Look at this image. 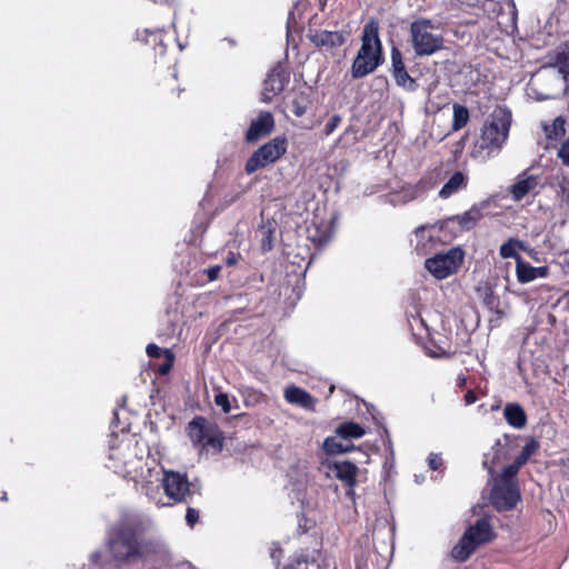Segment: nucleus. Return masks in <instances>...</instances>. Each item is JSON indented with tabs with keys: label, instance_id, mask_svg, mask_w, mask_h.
I'll return each instance as SVG.
<instances>
[{
	"label": "nucleus",
	"instance_id": "obj_1",
	"mask_svg": "<svg viewBox=\"0 0 569 569\" xmlns=\"http://www.w3.org/2000/svg\"><path fill=\"white\" fill-rule=\"evenodd\" d=\"M107 548L112 561L120 568L144 559L151 551V543L139 523L123 521L110 529Z\"/></svg>",
	"mask_w": 569,
	"mask_h": 569
},
{
	"label": "nucleus",
	"instance_id": "obj_2",
	"mask_svg": "<svg viewBox=\"0 0 569 569\" xmlns=\"http://www.w3.org/2000/svg\"><path fill=\"white\" fill-rule=\"evenodd\" d=\"M382 62V47L379 39V24L375 20L366 23L362 31V43L352 62L351 76L362 78L373 72Z\"/></svg>",
	"mask_w": 569,
	"mask_h": 569
},
{
	"label": "nucleus",
	"instance_id": "obj_3",
	"mask_svg": "<svg viewBox=\"0 0 569 569\" xmlns=\"http://www.w3.org/2000/svg\"><path fill=\"white\" fill-rule=\"evenodd\" d=\"M511 119L508 108L496 107L482 127L479 148L488 150V153L499 151L508 138Z\"/></svg>",
	"mask_w": 569,
	"mask_h": 569
},
{
	"label": "nucleus",
	"instance_id": "obj_4",
	"mask_svg": "<svg viewBox=\"0 0 569 569\" xmlns=\"http://www.w3.org/2000/svg\"><path fill=\"white\" fill-rule=\"evenodd\" d=\"M430 19L418 18L410 23V42L417 57L432 56L443 47V37Z\"/></svg>",
	"mask_w": 569,
	"mask_h": 569
},
{
	"label": "nucleus",
	"instance_id": "obj_5",
	"mask_svg": "<svg viewBox=\"0 0 569 569\" xmlns=\"http://www.w3.org/2000/svg\"><path fill=\"white\" fill-rule=\"evenodd\" d=\"M187 435L194 447L219 453L223 449L224 433L220 427L203 416H196L186 428Z\"/></svg>",
	"mask_w": 569,
	"mask_h": 569
},
{
	"label": "nucleus",
	"instance_id": "obj_6",
	"mask_svg": "<svg viewBox=\"0 0 569 569\" xmlns=\"http://www.w3.org/2000/svg\"><path fill=\"white\" fill-rule=\"evenodd\" d=\"M287 149V137L284 134L274 137L273 139L260 146L248 158L244 164L246 173L252 174L257 170L266 168L267 166L277 162L286 154Z\"/></svg>",
	"mask_w": 569,
	"mask_h": 569
},
{
	"label": "nucleus",
	"instance_id": "obj_7",
	"mask_svg": "<svg viewBox=\"0 0 569 569\" xmlns=\"http://www.w3.org/2000/svg\"><path fill=\"white\" fill-rule=\"evenodd\" d=\"M465 252L460 248H451L445 253H436L426 260V269L439 280L456 273L463 262Z\"/></svg>",
	"mask_w": 569,
	"mask_h": 569
},
{
	"label": "nucleus",
	"instance_id": "obj_8",
	"mask_svg": "<svg viewBox=\"0 0 569 569\" xmlns=\"http://www.w3.org/2000/svg\"><path fill=\"white\" fill-rule=\"evenodd\" d=\"M162 487L167 497L174 502L190 503L196 492L187 475L173 470L163 471Z\"/></svg>",
	"mask_w": 569,
	"mask_h": 569
},
{
	"label": "nucleus",
	"instance_id": "obj_9",
	"mask_svg": "<svg viewBox=\"0 0 569 569\" xmlns=\"http://www.w3.org/2000/svg\"><path fill=\"white\" fill-rule=\"evenodd\" d=\"M520 499L518 483L496 482L490 492V503L499 512L512 510Z\"/></svg>",
	"mask_w": 569,
	"mask_h": 569
},
{
	"label": "nucleus",
	"instance_id": "obj_10",
	"mask_svg": "<svg viewBox=\"0 0 569 569\" xmlns=\"http://www.w3.org/2000/svg\"><path fill=\"white\" fill-rule=\"evenodd\" d=\"M346 31H328L322 29L310 30L308 38L310 42L321 51H333L342 47L348 39Z\"/></svg>",
	"mask_w": 569,
	"mask_h": 569
},
{
	"label": "nucleus",
	"instance_id": "obj_11",
	"mask_svg": "<svg viewBox=\"0 0 569 569\" xmlns=\"http://www.w3.org/2000/svg\"><path fill=\"white\" fill-rule=\"evenodd\" d=\"M290 74L280 64L274 67L263 81L262 98L263 102H270L273 97L281 93L289 83Z\"/></svg>",
	"mask_w": 569,
	"mask_h": 569
},
{
	"label": "nucleus",
	"instance_id": "obj_12",
	"mask_svg": "<svg viewBox=\"0 0 569 569\" xmlns=\"http://www.w3.org/2000/svg\"><path fill=\"white\" fill-rule=\"evenodd\" d=\"M415 233L419 241L427 239L430 242V248H433L437 243L448 244L450 243L456 234L447 229L446 222H440L429 226H419L416 228Z\"/></svg>",
	"mask_w": 569,
	"mask_h": 569
},
{
	"label": "nucleus",
	"instance_id": "obj_13",
	"mask_svg": "<svg viewBox=\"0 0 569 569\" xmlns=\"http://www.w3.org/2000/svg\"><path fill=\"white\" fill-rule=\"evenodd\" d=\"M391 73L397 86L408 90L415 91L418 88L416 79L410 77L407 71L406 63L402 57V52L397 48H391Z\"/></svg>",
	"mask_w": 569,
	"mask_h": 569
},
{
	"label": "nucleus",
	"instance_id": "obj_14",
	"mask_svg": "<svg viewBox=\"0 0 569 569\" xmlns=\"http://www.w3.org/2000/svg\"><path fill=\"white\" fill-rule=\"evenodd\" d=\"M274 129V118L270 111H261L256 119H252L244 139L248 143H254L269 136Z\"/></svg>",
	"mask_w": 569,
	"mask_h": 569
},
{
	"label": "nucleus",
	"instance_id": "obj_15",
	"mask_svg": "<svg viewBox=\"0 0 569 569\" xmlns=\"http://www.w3.org/2000/svg\"><path fill=\"white\" fill-rule=\"evenodd\" d=\"M495 284L490 281H481L476 287V295L481 300L482 305L488 309L489 312L496 316L497 320H500L505 316V311L501 308V299L497 295Z\"/></svg>",
	"mask_w": 569,
	"mask_h": 569
},
{
	"label": "nucleus",
	"instance_id": "obj_16",
	"mask_svg": "<svg viewBox=\"0 0 569 569\" xmlns=\"http://www.w3.org/2000/svg\"><path fill=\"white\" fill-rule=\"evenodd\" d=\"M557 157L558 159H560L563 166L569 167V138L561 143L560 148L557 151ZM557 179V198L560 200L562 204L569 207V173H562L561 177Z\"/></svg>",
	"mask_w": 569,
	"mask_h": 569
},
{
	"label": "nucleus",
	"instance_id": "obj_17",
	"mask_svg": "<svg viewBox=\"0 0 569 569\" xmlns=\"http://www.w3.org/2000/svg\"><path fill=\"white\" fill-rule=\"evenodd\" d=\"M478 548L480 545L488 543L495 538L492 527L487 518H480L475 525L469 526L463 533Z\"/></svg>",
	"mask_w": 569,
	"mask_h": 569
},
{
	"label": "nucleus",
	"instance_id": "obj_18",
	"mask_svg": "<svg viewBox=\"0 0 569 569\" xmlns=\"http://www.w3.org/2000/svg\"><path fill=\"white\" fill-rule=\"evenodd\" d=\"M548 273L547 267H533L523 258H518L516 263V276L520 283H528L538 277H546Z\"/></svg>",
	"mask_w": 569,
	"mask_h": 569
},
{
	"label": "nucleus",
	"instance_id": "obj_19",
	"mask_svg": "<svg viewBox=\"0 0 569 569\" xmlns=\"http://www.w3.org/2000/svg\"><path fill=\"white\" fill-rule=\"evenodd\" d=\"M287 402L300 406L307 410H315L316 399L308 391L300 387L290 386L284 390Z\"/></svg>",
	"mask_w": 569,
	"mask_h": 569
},
{
	"label": "nucleus",
	"instance_id": "obj_20",
	"mask_svg": "<svg viewBox=\"0 0 569 569\" xmlns=\"http://www.w3.org/2000/svg\"><path fill=\"white\" fill-rule=\"evenodd\" d=\"M331 469L335 471V476L345 486L352 489L357 483L358 467L351 461H337L332 465Z\"/></svg>",
	"mask_w": 569,
	"mask_h": 569
},
{
	"label": "nucleus",
	"instance_id": "obj_21",
	"mask_svg": "<svg viewBox=\"0 0 569 569\" xmlns=\"http://www.w3.org/2000/svg\"><path fill=\"white\" fill-rule=\"evenodd\" d=\"M469 182V178L462 171H455L453 174L449 178V180L443 184V187L439 191V197L442 199H448L451 196L456 194L460 190L467 188Z\"/></svg>",
	"mask_w": 569,
	"mask_h": 569
},
{
	"label": "nucleus",
	"instance_id": "obj_22",
	"mask_svg": "<svg viewBox=\"0 0 569 569\" xmlns=\"http://www.w3.org/2000/svg\"><path fill=\"white\" fill-rule=\"evenodd\" d=\"M308 239L316 246L322 247L331 239V230L326 223L312 222L307 228Z\"/></svg>",
	"mask_w": 569,
	"mask_h": 569
},
{
	"label": "nucleus",
	"instance_id": "obj_23",
	"mask_svg": "<svg viewBox=\"0 0 569 569\" xmlns=\"http://www.w3.org/2000/svg\"><path fill=\"white\" fill-rule=\"evenodd\" d=\"M503 416L508 425L513 428L521 429L527 425V415L518 403H507L503 409Z\"/></svg>",
	"mask_w": 569,
	"mask_h": 569
},
{
	"label": "nucleus",
	"instance_id": "obj_24",
	"mask_svg": "<svg viewBox=\"0 0 569 569\" xmlns=\"http://www.w3.org/2000/svg\"><path fill=\"white\" fill-rule=\"evenodd\" d=\"M538 186V179L536 176H527L526 178H520L516 183H513L510 188V193L515 201L522 200L530 191H532Z\"/></svg>",
	"mask_w": 569,
	"mask_h": 569
},
{
	"label": "nucleus",
	"instance_id": "obj_25",
	"mask_svg": "<svg viewBox=\"0 0 569 569\" xmlns=\"http://www.w3.org/2000/svg\"><path fill=\"white\" fill-rule=\"evenodd\" d=\"M143 34L144 36L142 38H140V34L138 36L140 41L147 46H150L153 49L156 56L164 54L167 47L163 42V29H156L153 31L146 29Z\"/></svg>",
	"mask_w": 569,
	"mask_h": 569
},
{
	"label": "nucleus",
	"instance_id": "obj_26",
	"mask_svg": "<svg viewBox=\"0 0 569 569\" xmlns=\"http://www.w3.org/2000/svg\"><path fill=\"white\" fill-rule=\"evenodd\" d=\"M477 549L468 536L462 535L459 541L451 549V557L459 562L466 561Z\"/></svg>",
	"mask_w": 569,
	"mask_h": 569
},
{
	"label": "nucleus",
	"instance_id": "obj_27",
	"mask_svg": "<svg viewBox=\"0 0 569 569\" xmlns=\"http://www.w3.org/2000/svg\"><path fill=\"white\" fill-rule=\"evenodd\" d=\"M486 206V203H481L480 207L473 206L468 211L463 212L462 214L456 216L455 219L459 222L460 227L462 229L469 230L473 228L479 220L482 219V208Z\"/></svg>",
	"mask_w": 569,
	"mask_h": 569
},
{
	"label": "nucleus",
	"instance_id": "obj_28",
	"mask_svg": "<svg viewBox=\"0 0 569 569\" xmlns=\"http://www.w3.org/2000/svg\"><path fill=\"white\" fill-rule=\"evenodd\" d=\"M336 433L343 439H359L365 436L366 431L359 423L346 421L337 427Z\"/></svg>",
	"mask_w": 569,
	"mask_h": 569
},
{
	"label": "nucleus",
	"instance_id": "obj_29",
	"mask_svg": "<svg viewBox=\"0 0 569 569\" xmlns=\"http://www.w3.org/2000/svg\"><path fill=\"white\" fill-rule=\"evenodd\" d=\"M525 244L517 238H509L505 243L501 244L499 253L502 258H515L516 262L518 258H522L518 250H523Z\"/></svg>",
	"mask_w": 569,
	"mask_h": 569
},
{
	"label": "nucleus",
	"instance_id": "obj_30",
	"mask_svg": "<svg viewBox=\"0 0 569 569\" xmlns=\"http://www.w3.org/2000/svg\"><path fill=\"white\" fill-rule=\"evenodd\" d=\"M240 393L242 397L243 405L247 408L257 407V406L266 402V400H267V397L262 391L257 390L251 387L243 388L240 391Z\"/></svg>",
	"mask_w": 569,
	"mask_h": 569
},
{
	"label": "nucleus",
	"instance_id": "obj_31",
	"mask_svg": "<svg viewBox=\"0 0 569 569\" xmlns=\"http://www.w3.org/2000/svg\"><path fill=\"white\" fill-rule=\"evenodd\" d=\"M469 121V110L467 107L455 103L453 104V118H452V130L458 131L467 126Z\"/></svg>",
	"mask_w": 569,
	"mask_h": 569
},
{
	"label": "nucleus",
	"instance_id": "obj_32",
	"mask_svg": "<svg viewBox=\"0 0 569 569\" xmlns=\"http://www.w3.org/2000/svg\"><path fill=\"white\" fill-rule=\"evenodd\" d=\"M310 103L308 96L299 93L291 100L289 109L296 117L300 118L307 112Z\"/></svg>",
	"mask_w": 569,
	"mask_h": 569
},
{
	"label": "nucleus",
	"instance_id": "obj_33",
	"mask_svg": "<svg viewBox=\"0 0 569 569\" xmlns=\"http://www.w3.org/2000/svg\"><path fill=\"white\" fill-rule=\"evenodd\" d=\"M538 448L539 443L535 439L527 441L520 453L515 459L517 465H520L521 467L525 466L529 461L530 457L537 452Z\"/></svg>",
	"mask_w": 569,
	"mask_h": 569
},
{
	"label": "nucleus",
	"instance_id": "obj_34",
	"mask_svg": "<svg viewBox=\"0 0 569 569\" xmlns=\"http://www.w3.org/2000/svg\"><path fill=\"white\" fill-rule=\"evenodd\" d=\"M521 466L520 465H517V461L513 460L512 463L506 466L502 471H501V475H500V478L496 481V482H501V483H517V481L515 480V478L517 477L519 470H520Z\"/></svg>",
	"mask_w": 569,
	"mask_h": 569
},
{
	"label": "nucleus",
	"instance_id": "obj_35",
	"mask_svg": "<svg viewBox=\"0 0 569 569\" xmlns=\"http://www.w3.org/2000/svg\"><path fill=\"white\" fill-rule=\"evenodd\" d=\"M323 450L327 455L333 456L339 453H345L350 450L349 447L343 446L333 437H328L323 441Z\"/></svg>",
	"mask_w": 569,
	"mask_h": 569
},
{
	"label": "nucleus",
	"instance_id": "obj_36",
	"mask_svg": "<svg viewBox=\"0 0 569 569\" xmlns=\"http://www.w3.org/2000/svg\"><path fill=\"white\" fill-rule=\"evenodd\" d=\"M501 448H502L501 442L498 439L496 441V443L492 446L493 455H492L491 460L490 461L488 460V455L485 456V460H483L482 465L489 471L490 475L493 473V467L500 460V450H501Z\"/></svg>",
	"mask_w": 569,
	"mask_h": 569
},
{
	"label": "nucleus",
	"instance_id": "obj_37",
	"mask_svg": "<svg viewBox=\"0 0 569 569\" xmlns=\"http://www.w3.org/2000/svg\"><path fill=\"white\" fill-rule=\"evenodd\" d=\"M173 363H174L173 352L170 349H164V361L158 366L156 371L160 376H167L171 371Z\"/></svg>",
	"mask_w": 569,
	"mask_h": 569
},
{
	"label": "nucleus",
	"instance_id": "obj_38",
	"mask_svg": "<svg viewBox=\"0 0 569 569\" xmlns=\"http://www.w3.org/2000/svg\"><path fill=\"white\" fill-rule=\"evenodd\" d=\"M261 232H262V238L260 241V249L263 253H267L273 249L274 230L263 227Z\"/></svg>",
	"mask_w": 569,
	"mask_h": 569
},
{
	"label": "nucleus",
	"instance_id": "obj_39",
	"mask_svg": "<svg viewBox=\"0 0 569 569\" xmlns=\"http://www.w3.org/2000/svg\"><path fill=\"white\" fill-rule=\"evenodd\" d=\"M555 64L558 67L560 73L565 77L569 74V51L557 53Z\"/></svg>",
	"mask_w": 569,
	"mask_h": 569
},
{
	"label": "nucleus",
	"instance_id": "obj_40",
	"mask_svg": "<svg viewBox=\"0 0 569 569\" xmlns=\"http://www.w3.org/2000/svg\"><path fill=\"white\" fill-rule=\"evenodd\" d=\"M341 122H342V118L340 114L336 113V114L331 116V118L325 124V128L322 130L323 136L325 137L330 136L340 126Z\"/></svg>",
	"mask_w": 569,
	"mask_h": 569
},
{
	"label": "nucleus",
	"instance_id": "obj_41",
	"mask_svg": "<svg viewBox=\"0 0 569 569\" xmlns=\"http://www.w3.org/2000/svg\"><path fill=\"white\" fill-rule=\"evenodd\" d=\"M214 403L221 408L223 413H229L231 411V403L229 400V396L224 392H218L214 396Z\"/></svg>",
	"mask_w": 569,
	"mask_h": 569
},
{
	"label": "nucleus",
	"instance_id": "obj_42",
	"mask_svg": "<svg viewBox=\"0 0 569 569\" xmlns=\"http://www.w3.org/2000/svg\"><path fill=\"white\" fill-rule=\"evenodd\" d=\"M565 124L566 122L561 117L556 118L552 123L551 134L556 138L563 136L566 133Z\"/></svg>",
	"mask_w": 569,
	"mask_h": 569
},
{
	"label": "nucleus",
	"instance_id": "obj_43",
	"mask_svg": "<svg viewBox=\"0 0 569 569\" xmlns=\"http://www.w3.org/2000/svg\"><path fill=\"white\" fill-rule=\"evenodd\" d=\"M199 510L192 507L187 508L186 522L188 523V526H190L191 528L194 527V525L198 523L199 521Z\"/></svg>",
	"mask_w": 569,
	"mask_h": 569
},
{
	"label": "nucleus",
	"instance_id": "obj_44",
	"mask_svg": "<svg viewBox=\"0 0 569 569\" xmlns=\"http://www.w3.org/2000/svg\"><path fill=\"white\" fill-rule=\"evenodd\" d=\"M146 352L150 358H160L164 356V350L156 343H149L146 348Z\"/></svg>",
	"mask_w": 569,
	"mask_h": 569
},
{
	"label": "nucleus",
	"instance_id": "obj_45",
	"mask_svg": "<svg viewBox=\"0 0 569 569\" xmlns=\"http://www.w3.org/2000/svg\"><path fill=\"white\" fill-rule=\"evenodd\" d=\"M220 271H221V266H219V264L212 266V267H210V268L204 270V272L208 276V280L209 281L217 280L219 278Z\"/></svg>",
	"mask_w": 569,
	"mask_h": 569
},
{
	"label": "nucleus",
	"instance_id": "obj_46",
	"mask_svg": "<svg viewBox=\"0 0 569 569\" xmlns=\"http://www.w3.org/2000/svg\"><path fill=\"white\" fill-rule=\"evenodd\" d=\"M442 465V459L437 455H431L429 458V467L432 470H438Z\"/></svg>",
	"mask_w": 569,
	"mask_h": 569
},
{
	"label": "nucleus",
	"instance_id": "obj_47",
	"mask_svg": "<svg viewBox=\"0 0 569 569\" xmlns=\"http://www.w3.org/2000/svg\"><path fill=\"white\" fill-rule=\"evenodd\" d=\"M456 352L457 351H447V350H445L442 348H438V351L432 352L431 356L436 357V358H442L443 357V358H448L449 359V358L453 357L456 355Z\"/></svg>",
	"mask_w": 569,
	"mask_h": 569
},
{
	"label": "nucleus",
	"instance_id": "obj_48",
	"mask_svg": "<svg viewBox=\"0 0 569 569\" xmlns=\"http://www.w3.org/2000/svg\"><path fill=\"white\" fill-rule=\"evenodd\" d=\"M240 253H234V252H229L227 259H226V264L227 266H236L240 259Z\"/></svg>",
	"mask_w": 569,
	"mask_h": 569
},
{
	"label": "nucleus",
	"instance_id": "obj_49",
	"mask_svg": "<svg viewBox=\"0 0 569 569\" xmlns=\"http://www.w3.org/2000/svg\"><path fill=\"white\" fill-rule=\"evenodd\" d=\"M477 401V395L475 393L473 390H468L466 393H465V403L466 405H472Z\"/></svg>",
	"mask_w": 569,
	"mask_h": 569
},
{
	"label": "nucleus",
	"instance_id": "obj_50",
	"mask_svg": "<svg viewBox=\"0 0 569 569\" xmlns=\"http://www.w3.org/2000/svg\"><path fill=\"white\" fill-rule=\"evenodd\" d=\"M457 382H458V387H460V388L465 387L467 383L466 376H463V375L459 376L457 379Z\"/></svg>",
	"mask_w": 569,
	"mask_h": 569
},
{
	"label": "nucleus",
	"instance_id": "obj_51",
	"mask_svg": "<svg viewBox=\"0 0 569 569\" xmlns=\"http://www.w3.org/2000/svg\"><path fill=\"white\" fill-rule=\"evenodd\" d=\"M169 86L171 88V90L173 91L176 88H177V78H176V74H172L171 78L169 79Z\"/></svg>",
	"mask_w": 569,
	"mask_h": 569
},
{
	"label": "nucleus",
	"instance_id": "obj_52",
	"mask_svg": "<svg viewBox=\"0 0 569 569\" xmlns=\"http://www.w3.org/2000/svg\"><path fill=\"white\" fill-rule=\"evenodd\" d=\"M563 298L567 300L566 301V309H567V311H569V291L565 292Z\"/></svg>",
	"mask_w": 569,
	"mask_h": 569
},
{
	"label": "nucleus",
	"instance_id": "obj_53",
	"mask_svg": "<svg viewBox=\"0 0 569 569\" xmlns=\"http://www.w3.org/2000/svg\"><path fill=\"white\" fill-rule=\"evenodd\" d=\"M0 500L3 501V502L8 501V495H7L6 491H2Z\"/></svg>",
	"mask_w": 569,
	"mask_h": 569
}]
</instances>
